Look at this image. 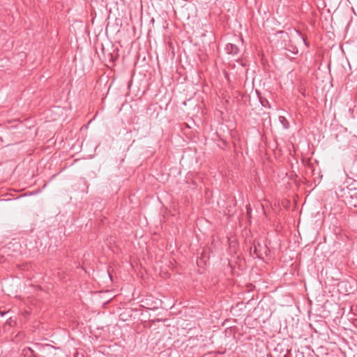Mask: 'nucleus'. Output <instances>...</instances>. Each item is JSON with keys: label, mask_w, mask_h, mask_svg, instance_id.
<instances>
[{"label": "nucleus", "mask_w": 357, "mask_h": 357, "mask_svg": "<svg viewBox=\"0 0 357 357\" xmlns=\"http://www.w3.org/2000/svg\"><path fill=\"white\" fill-rule=\"evenodd\" d=\"M264 250V253L265 255L267 254V251L268 250V248L266 247V246H262L260 243H257V244H256L255 243H254V250H253V252L254 254L257 256V257L259 258V259H262L263 257V252L261 251V250Z\"/></svg>", "instance_id": "1"}, {"label": "nucleus", "mask_w": 357, "mask_h": 357, "mask_svg": "<svg viewBox=\"0 0 357 357\" xmlns=\"http://www.w3.org/2000/svg\"><path fill=\"white\" fill-rule=\"evenodd\" d=\"M22 354L24 356V357H38L34 350L31 347H25L22 350Z\"/></svg>", "instance_id": "3"}, {"label": "nucleus", "mask_w": 357, "mask_h": 357, "mask_svg": "<svg viewBox=\"0 0 357 357\" xmlns=\"http://www.w3.org/2000/svg\"><path fill=\"white\" fill-rule=\"evenodd\" d=\"M77 356H78V354H77L75 355V357H77Z\"/></svg>", "instance_id": "8"}, {"label": "nucleus", "mask_w": 357, "mask_h": 357, "mask_svg": "<svg viewBox=\"0 0 357 357\" xmlns=\"http://www.w3.org/2000/svg\"><path fill=\"white\" fill-rule=\"evenodd\" d=\"M279 121L282 125V126L284 129H288L289 128V123L287 119L284 116H280Z\"/></svg>", "instance_id": "5"}, {"label": "nucleus", "mask_w": 357, "mask_h": 357, "mask_svg": "<svg viewBox=\"0 0 357 357\" xmlns=\"http://www.w3.org/2000/svg\"><path fill=\"white\" fill-rule=\"evenodd\" d=\"M6 312L2 311L0 310V317H3Z\"/></svg>", "instance_id": "6"}, {"label": "nucleus", "mask_w": 357, "mask_h": 357, "mask_svg": "<svg viewBox=\"0 0 357 357\" xmlns=\"http://www.w3.org/2000/svg\"><path fill=\"white\" fill-rule=\"evenodd\" d=\"M27 266V265H25L24 267H23V269H25V268Z\"/></svg>", "instance_id": "7"}, {"label": "nucleus", "mask_w": 357, "mask_h": 357, "mask_svg": "<svg viewBox=\"0 0 357 357\" xmlns=\"http://www.w3.org/2000/svg\"><path fill=\"white\" fill-rule=\"evenodd\" d=\"M226 52L231 55H236L239 52V49L237 45L229 43L225 47Z\"/></svg>", "instance_id": "2"}, {"label": "nucleus", "mask_w": 357, "mask_h": 357, "mask_svg": "<svg viewBox=\"0 0 357 357\" xmlns=\"http://www.w3.org/2000/svg\"><path fill=\"white\" fill-rule=\"evenodd\" d=\"M257 95H258V98L259 99V101H260V103L261 105L264 107H268V108H271V104L270 102H268V100L264 98H263L260 93H259L257 91Z\"/></svg>", "instance_id": "4"}]
</instances>
